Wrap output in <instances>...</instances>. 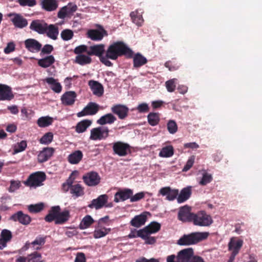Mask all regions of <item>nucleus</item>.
I'll return each mask as SVG.
<instances>
[{
  "mask_svg": "<svg viewBox=\"0 0 262 262\" xmlns=\"http://www.w3.org/2000/svg\"><path fill=\"white\" fill-rule=\"evenodd\" d=\"M70 217L69 210H64L62 212H59L57 217L55 221L56 224H62L68 221Z\"/></svg>",
  "mask_w": 262,
  "mask_h": 262,
  "instance_id": "nucleus-39",
  "label": "nucleus"
},
{
  "mask_svg": "<svg viewBox=\"0 0 262 262\" xmlns=\"http://www.w3.org/2000/svg\"><path fill=\"white\" fill-rule=\"evenodd\" d=\"M21 186L20 182L19 181L12 180L10 182V186L9 189V192H14L16 190L18 189Z\"/></svg>",
  "mask_w": 262,
  "mask_h": 262,
  "instance_id": "nucleus-61",
  "label": "nucleus"
},
{
  "mask_svg": "<svg viewBox=\"0 0 262 262\" xmlns=\"http://www.w3.org/2000/svg\"><path fill=\"white\" fill-rule=\"evenodd\" d=\"M194 213L191 212V208L186 205L180 208L178 217L183 222H192Z\"/></svg>",
  "mask_w": 262,
  "mask_h": 262,
  "instance_id": "nucleus-11",
  "label": "nucleus"
},
{
  "mask_svg": "<svg viewBox=\"0 0 262 262\" xmlns=\"http://www.w3.org/2000/svg\"><path fill=\"white\" fill-rule=\"evenodd\" d=\"M209 235L207 232H195L188 234L183 235L177 242L181 246L195 245L206 239Z\"/></svg>",
  "mask_w": 262,
  "mask_h": 262,
  "instance_id": "nucleus-2",
  "label": "nucleus"
},
{
  "mask_svg": "<svg viewBox=\"0 0 262 262\" xmlns=\"http://www.w3.org/2000/svg\"><path fill=\"white\" fill-rule=\"evenodd\" d=\"M55 61L54 56L53 55H49L38 60V64L42 68H47L53 64Z\"/></svg>",
  "mask_w": 262,
  "mask_h": 262,
  "instance_id": "nucleus-35",
  "label": "nucleus"
},
{
  "mask_svg": "<svg viewBox=\"0 0 262 262\" xmlns=\"http://www.w3.org/2000/svg\"><path fill=\"white\" fill-rule=\"evenodd\" d=\"M10 219L14 222H18L25 226L29 225L32 221V218L29 215L24 213L22 211H18L14 213Z\"/></svg>",
  "mask_w": 262,
  "mask_h": 262,
  "instance_id": "nucleus-13",
  "label": "nucleus"
},
{
  "mask_svg": "<svg viewBox=\"0 0 262 262\" xmlns=\"http://www.w3.org/2000/svg\"><path fill=\"white\" fill-rule=\"evenodd\" d=\"M137 110L140 113H146L149 111V107L147 103H142L138 105Z\"/></svg>",
  "mask_w": 262,
  "mask_h": 262,
  "instance_id": "nucleus-64",
  "label": "nucleus"
},
{
  "mask_svg": "<svg viewBox=\"0 0 262 262\" xmlns=\"http://www.w3.org/2000/svg\"><path fill=\"white\" fill-rule=\"evenodd\" d=\"M76 96L74 91L67 92L61 96V100L65 105H72L74 103Z\"/></svg>",
  "mask_w": 262,
  "mask_h": 262,
  "instance_id": "nucleus-25",
  "label": "nucleus"
},
{
  "mask_svg": "<svg viewBox=\"0 0 262 262\" xmlns=\"http://www.w3.org/2000/svg\"><path fill=\"white\" fill-rule=\"evenodd\" d=\"M147 220V216L145 213L136 215L130 222V225L135 227L139 228L145 224Z\"/></svg>",
  "mask_w": 262,
  "mask_h": 262,
  "instance_id": "nucleus-27",
  "label": "nucleus"
},
{
  "mask_svg": "<svg viewBox=\"0 0 262 262\" xmlns=\"http://www.w3.org/2000/svg\"><path fill=\"white\" fill-rule=\"evenodd\" d=\"M193 256V249L188 248L180 251L178 254L177 259L179 262H189Z\"/></svg>",
  "mask_w": 262,
  "mask_h": 262,
  "instance_id": "nucleus-17",
  "label": "nucleus"
},
{
  "mask_svg": "<svg viewBox=\"0 0 262 262\" xmlns=\"http://www.w3.org/2000/svg\"><path fill=\"white\" fill-rule=\"evenodd\" d=\"M26 49L31 52H37L40 50L41 44L33 38L27 39L25 41Z\"/></svg>",
  "mask_w": 262,
  "mask_h": 262,
  "instance_id": "nucleus-24",
  "label": "nucleus"
},
{
  "mask_svg": "<svg viewBox=\"0 0 262 262\" xmlns=\"http://www.w3.org/2000/svg\"><path fill=\"white\" fill-rule=\"evenodd\" d=\"M111 230L110 228H106L105 227L96 229L93 233V236L95 238L103 237L107 235Z\"/></svg>",
  "mask_w": 262,
  "mask_h": 262,
  "instance_id": "nucleus-47",
  "label": "nucleus"
},
{
  "mask_svg": "<svg viewBox=\"0 0 262 262\" xmlns=\"http://www.w3.org/2000/svg\"><path fill=\"white\" fill-rule=\"evenodd\" d=\"M91 124L92 121L88 119L83 120L77 124L75 126V131L79 134L82 133L86 130Z\"/></svg>",
  "mask_w": 262,
  "mask_h": 262,
  "instance_id": "nucleus-34",
  "label": "nucleus"
},
{
  "mask_svg": "<svg viewBox=\"0 0 262 262\" xmlns=\"http://www.w3.org/2000/svg\"><path fill=\"white\" fill-rule=\"evenodd\" d=\"M46 238V236H37L34 241L30 243V244L33 246L34 249L37 250H40L41 247L45 244Z\"/></svg>",
  "mask_w": 262,
  "mask_h": 262,
  "instance_id": "nucleus-45",
  "label": "nucleus"
},
{
  "mask_svg": "<svg viewBox=\"0 0 262 262\" xmlns=\"http://www.w3.org/2000/svg\"><path fill=\"white\" fill-rule=\"evenodd\" d=\"M53 122V118L50 116L40 117L37 121L38 125L40 127H46L51 125Z\"/></svg>",
  "mask_w": 262,
  "mask_h": 262,
  "instance_id": "nucleus-40",
  "label": "nucleus"
},
{
  "mask_svg": "<svg viewBox=\"0 0 262 262\" xmlns=\"http://www.w3.org/2000/svg\"><path fill=\"white\" fill-rule=\"evenodd\" d=\"M53 134L51 132L46 133L39 140L40 143L48 145L53 140Z\"/></svg>",
  "mask_w": 262,
  "mask_h": 262,
  "instance_id": "nucleus-51",
  "label": "nucleus"
},
{
  "mask_svg": "<svg viewBox=\"0 0 262 262\" xmlns=\"http://www.w3.org/2000/svg\"><path fill=\"white\" fill-rule=\"evenodd\" d=\"M112 148L114 154L120 157L126 156L132 152L131 146L128 144L121 141L114 142Z\"/></svg>",
  "mask_w": 262,
  "mask_h": 262,
  "instance_id": "nucleus-5",
  "label": "nucleus"
},
{
  "mask_svg": "<svg viewBox=\"0 0 262 262\" xmlns=\"http://www.w3.org/2000/svg\"><path fill=\"white\" fill-rule=\"evenodd\" d=\"M91 62V58L89 56L84 54L78 55L75 58V62L82 66L89 64Z\"/></svg>",
  "mask_w": 262,
  "mask_h": 262,
  "instance_id": "nucleus-43",
  "label": "nucleus"
},
{
  "mask_svg": "<svg viewBox=\"0 0 262 262\" xmlns=\"http://www.w3.org/2000/svg\"><path fill=\"white\" fill-rule=\"evenodd\" d=\"M94 223V220L90 215H85L82 221H81L79 225V228L80 229H85L89 228L92 224Z\"/></svg>",
  "mask_w": 262,
  "mask_h": 262,
  "instance_id": "nucleus-41",
  "label": "nucleus"
},
{
  "mask_svg": "<svg viewBox=\"0 0 262 262\" xmlns=\"http://www.w3.org/2000/svg\"><path fill=\"white\" fill-rule=\"evenodd\" d=\"M212 180V176L207 172L203 173L201 180L199 182L201 185L205 186L209 183Z\"/></svg>",
  "mask_w": 262,
  "mask_h": 262,
  "instance_id": "nucleus-56",
  "label": "nucleus"
},
{
  "mask_svg": "<svg viewBox=\"0 0 262 262\" xmlns=\"http://www.w3.org/2000/svg\"><path fill=\"white\" fill-rule=\"evenodd\" d=\"M47 24H48L42 19H35L32 20L29 28L31 30L39 34H45Z\"/></svg>",
  "mask_w": 262,
  "mask_h": 262,
  "instance_id": "nucleus-14",
  "label": "nucleus"
},
{
  "mask_svg": "<svg viewBox=\"0 0 262 262\" xmlns=\"http://www.w3.org/2000/svg\"><path fill=\"white\" fill-rule=\"evenodd\" d=\"M12 238L11 232L7 229H4L1 232V238L6 241L7 243L10 242Z\"/></svg>",
  "mask_w": 262,
  "mask_h": 262,
  "instance_id": "nucleus-57",
  "label": "nucleus"
},
{
  "mask_svg": "<svg viewBox=\"0 0 262 262\" xmlns=\"http://www.w3.org/2000/svg\"><path fill=\"white\" fill-rule=\"evenodd\" d=\"M173 153L174 151L172 146L168 145L162 148L159 153V156L165 158L170 157L173 156Z\"/></svg>",
  "mask_w": 262,
  "mask_h": 262,
  "instance_id": "nucleus-44",
  "label": "nucleus"
},
{
  "mask_svg": "<svg viewBox=\"0 0 262 262\" xmlns=\"http://www.w3.org/2000/svg\"><path fill=\"white\" fill-rule=\"evenodd\" d=\"M243 245V240L232 237L230 239L228 244V249L232 252L231 253L237 255L239 253Z\"/></svg>",
  "mask_w": 262,
  "mask_h": 262,
  "instance_id": "nucleus-22",
  "label": "nucleus"
},
{
  "mask_svg": "<svg viewBox=\"0 0 262 262\" xmlns=\"http://www.w3.org/2000/svg\"><path fill=\"white\" fill-rule=\"evenodd\" d=\"M106 52V56L112 60L122 55L128 58H132L133 55V52L122 41L114 42L108 47Z\"/></svg>",
  "mask_w": 262,
  "mask_h": 262,
  "instance_id": "nucleus-1",
  "label": "nucleus"
},
{
  "mask_svg": "<svg viewBox=\"0 0 262 262\" xmlns=\"http://www.w3.org/2000/svg\"><path fill=\"white\" fill-rule=\"evenodd\" d=\"M46 179L45 172L37 171L31 174L24 184L28 187H37L43 185L42 182Z\"/></svg>",
  "mask_w": 262,
  "mask_h": 262,
  "instance_id": "nucleus-3",
  "label": "nucleus"
},
{
  "mask_svg": "<svg viewBox=\"0 0 262 262\" xmlns=\"http://www.w3.org/2000/svg\"><path fill=\"white\" fill-rule=\"evenodd\" d=\"M43 208L42 203L30 205L28 206V210L31 213H37L41 211Z\"/></svg>",
  "mask_w": 262,
  "mask_h": 262,
  "instance_id": "nucleus-54",
  "label": "nucleus"
},
{
  "mask_svg": "<svg viewBox=\"0 0 262 262\" xmlns=\"http://www.w3.org/2000/svg\"><path fill=\"white\" fill-rule=\"evenodd\" d=\"M105 52V46L103 44L95 45L90 46L87 52L89 56H96L99 59L103 56Z\"/></svg>",
  "mask_w": 262,
  "mask_h": 262,
  "instance_id": "nucleus-18",
  "label": "nucleus"
},
{
  "mask_svg": "<svg viewBox=\"0 0 262 262\" xmlns=\"http://www.w3.org/2000/svg\"><path fill=\"white\" fill-rule=\"evenodd\" d=\"M111 110L112 112L116 115L121 120L125 119L128 116L129 113L128 107L121 104L114 105L111 107Z\"/></svg>",
  "mask_w": 262,
  "mask_h": 262,
  "instance_id": "nucleus-12",
  "label": "nucleus"
},
{
  "mask_svg": "<svg viewBox=\"0 0 262 262\" xmlns=\"http://www.w3.org/2000/svg\"><path fill=\"white\" fill-rule=\"evenodd\" d=\"M160 224L156 222H152L142 229L139 230V231L152 234L158 232L160 230Z\"/></svg>",
  "mask_w": 262,
  "mask_h": 262,
  "instance_id": "nucleus-32",
  "label": "nucleus"
},
{
  "mask_svg": "<svg viewBox=\"0 0 262 262\" xmlns=\"http://www.w3.org/2000/svg\"><path fill=\"white\" fill-rule=\"evenodd\" d=\"M27 262H43L40 253L34 252L27 256Z\"/></svg>",
  "mask_w": 262,
  "mask_h": 262,
  "instance_id": "nucleus-49",
  "label": "nucleus"
},
{
  "mask_svg": "<svg viewBox=\"0 0 262 262\" xmlns=\"http://www.w3.org/2000/svg\"><path fill=\"white\" fill-rule=\"evenodd\" d=\"M130 16L132 21L138 26H141L143 19L142 16L139 14L137 11H133L130 13Z\"/></svg>",
  "mask_w": 262,
  "mask_h": 262,
  "instance_id": "nucleus-48",
  "label": "nucleus"
},
{
  "mask_svg": "<svg viewBox=\"0 0 262 262\" xmlns=\"http://www.w3.org/2000/svg\"><path fill=\"white\" fill-rule=\"evenodd\" d=\"M41 7L47 11H53L58 6L56 0H42L41 3Z\"/></svg>",
  "mask_w": 262,
  "mask_h": 262,
  "instance_id": "nucleus-28",
  "label": "nucleus"
},
{
  "mask_svg": "<svg viewBox=\"0 0 262 262\" xmlns=\"http://www.w3.org/2000/svg\"><path fill=\"white\" fill-rule=\"evenodd\" d=\"M110 130L107 127H98L91 130L90 139L93 140L105 139L108 136Z\"/></svg>",
  "mask_w": 262,
  "mask_h": 262,
  "instance_id": "nucleus-6",
  "label": "nucleus"
},
{
  "mask_svg": "<svg viewBox=\"0 0 262 262\" xmlns=\"http://www.w3.org/2000/svg\"><path fill=\"white\" fill-rule=\"evenodd\" d=\"M145 194V193L144 192H140L135 194V195L133 194L132 196H131L130 201L131 202L139 201L144 198Z\"/></svg>",
  "mask_w": 262,
  "mask_h": 262,
  "instance_id": "nucleus-63",
  "label": "nucleus"
},
{
  "mask_svg": "<svg viewBox=\"0 0 262 262\" xmlns=\"http://www.w3.org/2000/svg\"><path fill=\"white\" fill-rule=\"evenodd\" d=\"M194 162V157L193 156L190 157L187 160L186 164L184 166L182 171L186 172L189 170L193 166Z\"/></svg>",
  "mask_w": 262,
  "mask_h": 262,
  "instance_id": "nucleus-59",
  "label": "nucleus"
},
{
  "mask_svg": "<svg viewBox=\"0 0 262 262\" xmlns=\"http://www.w3.org/2000/svg\"><path fill=\"white\" fill-rule=\"evenodd\" d=\"M133 194V191L130 189L125 188L119 190L115 194L114 201L118 203L120 201H124L128 199H130Z\"/></svg>",
  "mask_w": 262,
  "mask_h": 262,
  "instance_id": "nucleus-16",
  "label": "nucleus"
},
{
  "mask_svg": "<svg viewBox=\"0 0 262 262\" xmlns=\"http://www.w3.org/2000/svg\"><path fill=\"white\" fill-rule=\"evenodd\" d=\"M150 233L138 230L137 236L145 240V243L146 244H154L156 243V239L155 237L150 236Z\"/></svg>",
  "mask_w": 262,
  "mask_h": 262,
  "instance_id": "nucleus-36",
  "label": "nucleus"
},
{
  "mask_svg": "<svg viewBox=\"0 0 262 262\" xmlns=\"http://www.w3.org/2000/svg\"><path fill=\"white\" fill-rule=\"evenodd\" d=\"M177 81V79L173 78L165 82V86L168 92H173L174 91L176 88V83Z\"/></svg>",
  "mask_w": 262,
  "mask_h": 262,
  "instance_id": "nucleus-53",
  "label": "nucleus"
},
{
  "mask_svg": "<svg viewBox=\"0 0 262 262\" xmlns=\"http://www.w3.org/2000/svg\"><path fill=\"white\" fill-rule=\"evenodd\" d=\"M45 80L49 84L51 85V88L54 92L57 93L61 92L62 86L54 78H47Z\"/></svg>",
  "mask_w": 262,
  "mask_h": 262,
  "instance_id": "nucleus-38",
  "label": "nucleus"
},
{
  "mask_svg": "<svg viewBox=\"0 0 262 262\" xmlns=\"http://www.w3.org/2000/svg\"><path fill=\"white\" fill-rule=\"evenodd\" d=\"M148 123L151 126L157 125L160 121V115L158 113H150L147 115Z\"/></svg>",
  "mask_w": 262,
  "mask_h": 262,
  "instance_id": "nucleus-42",
  "label": "nucleus"
},
{
  "mask_svg": "<svg viewBox=\"0 0 262 262\" xmlns=\"http://www.w3.org/2000/svg\"><path fill=\"white\" fill-rule=\"evenodd\" d=\"M159 192L162 195L166 196L167 200L169 201H173L177 198L179 194L178 189H172L170 187H162Z\"/></svg>",
  "mask_w": 262,
  "mask_h": 262,
  "instance_id": "nucleus-19",
  "label": "nucleus"
},
{
  "mask_svg": "<svg viewBox=\"0 0 262 262\" xmlns=\"http://www.w3.org/2000/svg\"><path fill=\"white\" fill-rule=\"evenodd\" d=\"M167 130L169 133L173 134L178 130V126L176 122L173 120H169L167 124Z\"/></svg>",
  "mask_w": 262,
  "mask_h": 262,
  "instance_id": "nucleus-55",
  "label": "nucleus"
},
{
  "mask_svg": "<svg viewBox=\"0 0 262 262\" xmlns=\"http://www.w3.org/2000/svg\"><path fill=\"white\" fill-rule=\"evenodd\" d=\"M100 106L95 102H89L87 105L80 112L77 114L78 117L85 116H92L96 114L99 110Z\"/></svg>",
  "mask_w": 262,
  "mask_h": 262,
  "instance_id": "nucleus-9",
  "label": "nucleus"
},
{
  "mask_svg": "<svg viewBox=\"0 0 262 262\" xmlns=\"http://www.w3.org/2000/svg\"><path fill=\"white\" fill-rule=\"evenodd\" d=\"M192 222L193 224L199 226H209L213 222L210 215L204 211H201L194 214Z\"/></svg>",
  "mask_w": 262,
  "mask_h": 262,
  "instance_id": "nucleus-4",
  "label": "nucleus"
},
{
  "mask_svg": "<svg viewBox=\"0 0 262 262\" xmlns=\"http://www.w3.org/2000/svg\"><path fill=\"white\" fill-rule=\"evenodd\" d=\"M99 29H90L86 33L87 37L94 41H100L104 36H107V31L100 25Z\"/></svg>",
  "mask_w": 262,
  "mask_h": 262,
  "instance_id": "nucleus-7",
  "label": "nucleus"
},
{
  "mask_svg": "<svg viewBox=\"0 0 262 262\" xmlns=\"http://www.w3.org/2000/svg\"><path fill=\"white\" fill-rule=\"evenodd\" d=\"M191 187H187L184 188L180 191V194H178L177 197V201L179 203H182L187 201L191 196Z\"/></svg>",
  "mask_w": 262,
  "mask_h": 262,
  "instance_id": "nucleus-30",
  "label": "nucleus"
},
{
  "mask_svg": "<svg viewBox=\"0 0 262 262\" xmlns=\"http://www.w3.org/2000/svg\"><path fill=\"white\" fill-rule=\"evenodd\" d=\"M64 7H67L66 9L69 17L73 15V13L77 10V6L75 4H73L71 3Z\"/></svg>",
  "mask_w": 262,
  "mask_h": 262,
  "instance_id": "nucleus-58",
  "label": "nucleus"
},
{
  "mask_svg": "<svg viewBox=\"0 0 262 262\" xmlns=\"http://www.w3.org/2000/svg\"><path fill=\"white\" fill-rule=\"evenodd\" d=\"M117 118L112 114L108 113L101 116L97 121V123L100 125H104L105 124H112Z\"/></svg>",
  "mask_w": 262,
  "mask_h": 262,
  "instance_id": "nucleus-31",
  "label": "nucleus"
},
{
  "mask_svg": "<svg viewBox=\"0 0 262 262\" xmlns=\"http://www.w3.org/2000/svg\"><path fill=\"white\" fill-rule=\"evenodd\" d=\"M107 200L108 196L106 194L100 195L97 199L93 200L88 207L96 209H100L107 203Z\"/></svg>",
  "mask_w": 262,
  "mask_h": 262,
  "instance_id": "nucleus-23",
  "label": "nucleus"
},
{
  "mask_svg": "<svg viewBox=\"0 0 262 262\" xmlns=\"http://www.w3.org/2000/svg\"><path fill=\"white\" fill-rule=\"evenodd\" d=\"M70 193L76 198L82 196L84 193V188L79 184H75L71 187Z\"/></svg>",
  "mask_w": 262,
  "mask_h": 262,
  "instance_id": "nucleus-37",
  "label": "nucleus"
},
{
  "mask_svg": "<svg viewBox=\"0 0 262 262\" xmlns=\"http://www.w3.org/2000/svg\"><path fill=\"white\" fill-rule=\"evenodd\" d=\"M88 49H89V48L86 46L80 45V46L76 47L75 48V49L74 50V52L76 54H78V55L81 54V53H82L85 52L87 53Z\"/></svg>",
  "mask_w": 262,
  "mask_h": 262,
  "instance_id": "nucleus-62",
  "label": "nucleus"
},
{
  "mask_svg": "<svg viewBox=\"0 0 262 262\" xmlns=\"http://www.w3.org/2000/svg\"><path fill=\"white\" fill-rule=\"evenodd\" d=\"M147 62V59L140 53H137L133 57V64L135 68H140Z\"/></svg>",
  "mask_w": 262,
  "mask_h": 262,
  "instance_id": "nucleus-33",
  "label": "nucleus"
},
{
  "mask_svg": "<svg viewBox=\"0 0 262 262\" xmlns=\"http://www.w3.org/2000/svg\"><path fill=\"white\" fill-rule=\"evenodd\" d=\"M82 179L84 183L89 186L97 185L100 182V177L98 173L95 171H91L84 174Z\"/></svg>",
  "mask_w": 262,
  "mask_h": 262,
  "instance_id": "nucleus-10",
  "label": "nucleus"
},
{
  "mask_svg": "<svg viewBox=\"0 0 262 262\" xmlns=\"http://www.w3.org/2000/svg\"><path fill=\"white\" fill-rule=\"evenodd\" d=\"M45 34H46L47 36L53 40H56L59 34L58 27L53 24L49 25L47 24V26L46 28Z\"/></svg>",
  "mask_w": 262,
  "mask_h": 262,
  "instance_id": "nucleus-26",
  "label": "nucleus"
},
{
  "mask_svg": "<svg viewBox=\"0 0 262 262\" xmlns=\"http://www.w3.org/2000/svg\"><path fill=\"white\" fill-rule=\"evenodd\" d=\"M60 35L63 40L68 41L73 38L74 33L72 30L66 29L61 31Z\"/></svg>",
  "mask_w": 262,
  "mask_h": 262,
  "instance_id": "nucleus-52",
  "label": "nucleus"
},
{
  "mask_svg": "<svg viewBox=\"0 0 262 262\" xmlns=\"http://www.w3.org/2000/svg\"><path fill=\"white\" fill-rule=\"evenodd\" d=\"M27 146L26 141L22 140L20 142L17 143L13 148L14 153H18L24 151Z\"/></svg>",
  "mask_w": 262,
  "mask_h": 262,
  "instance_id": "nucleus-50",
  "label": "nucleus"
},
{
  "mask_svg": "<svg viewBox=\"0 0 262 262\" xmlns=\"http://www.w3.org/2000/svg\"><path fill=\"white\" fill-rule=\"evenodd\" d=\"M18 2L21 6L33 7L36 4L35 0H18Z\"/></svg>",
  "mask_w": 262,
  "mask_h": 262,
  "instance_id": "nucleus-60",
  "label": "nucleus"
},
{
  "mask_svg": "<svg viewBox=\"0 0 262 262\" xmlns=\"http://www.w3.org/2000/svg\"><path fill=\"white\" fill-rule=\"evenodd\" d=\"M55 149L53 147H45L40 151L38 155L37 159L39 163H43L48 161L53 155Z\"/></svg>",
  "mask_w": 262,
  "mask_h": 262,
  "instance_id": "nucleus-21",
  "label": "nucleus"
},
{
  "mask_svg": "<svg viewBox=\"0 0 262 262\" xmlns=\"http://www.w3.org/2000/svg\"><path fill=\"white\" fill-rule=\"evenodd\" d=\"M88 84L94 95L97 97H101L103 95L104 88L102 84L93 80H90Z\"/></svg>",
  "mask_w": 262,
  "mask_h": 262,
  "instance_id": "nucleus-20",
  "label": "nucleus"
},
{
  "mask_svg": "<svg viewBox=\"0 0 262 262\" xmlns=\"http://www.w3.org/2000/svg\"><path fill=\"white\" fill-rule=\"evenodd\" d=\"M83 156V153L81 150H75L69 155L68 160L72 164H77L82 160Z\"/></svg>",
  "mask_w": 262,
  "mask_h": 262,
  "instance_id": "nucleus-29",
  "label": "nucleus"
},
{
  "mask_svg": "<svg viewBox=\"0 0 262 262\" xmlns=\"http://www.w3.org/2000/svg\"><path fill=\"white\" fill-rule=\"evenodd\" d=\"M165 67L170 71H176L179 69L181 64L176 59H172L171 60L166 61L165 63Z\"/></svg>",
  "mask_w": 262,
  "mask_h": 262,
  "instance_id": "nucleus-46",
  "label": "nucleus"
},
{
  "mask_svg": "<svg viewBox=\"0 0 262 262\" xmlns=\"http://www.w3.org/2000/svg\"><path fill=\"white\" fill-rule=\"evenodd\" d=\"M11 18V21L13 25L17 28L23 29L28 25V21L20 14L16 13H10L7 15Z\"/></svg>",
  "mask_w": 262,
  "mask_h": 262,
  "instance_id": "nucleus-8",
  "label": "nucleus"
},
{
  "mask_svg": "<svg viewBox=\"0 0 262 262\" xmlns=\"http://www.w3.org/2000/svg\"><path fill=\"white\" fill-rule=\"evenodd\" d=\"M14 98V95L10 86L0 84V100L11 101Z\"/></svg>",
  "mask_w": 262,
  "mask_h": 262,
  "instance_id": "nucleus-15",
  "label": "nucleus"
}]
</instances>
